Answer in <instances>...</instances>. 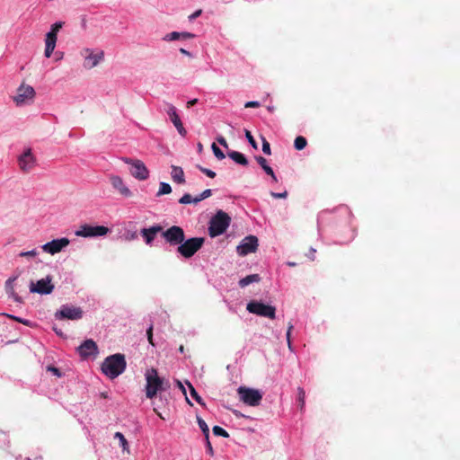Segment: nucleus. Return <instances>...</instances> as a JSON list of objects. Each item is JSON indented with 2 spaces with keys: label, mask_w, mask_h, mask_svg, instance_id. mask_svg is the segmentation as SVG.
Listing matches in <instances>:
<instances>
[{
  "label": "nucleus",
  "mask_w": 460,
  "mask_h": 460,
  "mask_svg": "<svg viewBox=\"0 0 460 460\" xmlns=\"http://www.w3.org/2000/svg\"><path fill=\"white\" fill-rule=\"evenodd\" d=\"M38 254H39L38 251L33 249V250L28 251V252H20L19 256L33 258V257L37 256Z\"/></svg>",
  "instance_id": "ea45409f"
},
{
  "label": "nucleus",
  "mask_w": 460,
  "mask_h": 460,
  "mask_svg": "<svg viewBox=\"0 0 460 460\" xmlns=\"http://www.w3.org/2000/svg\"><path fill=\"white\" fill-rule=\"evenodd\" d=\"M201 13H202V10L199 9L189 16V20L193 21L194 19L198 18Z\"/></svg>",
  "instance_id": "de8ad7c7"
},
{
  "label": "nucleus",
  "mask_w": 460,
  "mask_h": 460,
  "mask_svg": "<svg viewBox=\"0 0 460 460\" xmlns=\"http://www.w3.org/2000/svg\"><path fill=\"white\" fill-rule=\"evenodd\" d=\"M261 279L258 274L248 275L245 278L240 279L239 286L244 288L252 282H259Z\"/></svg>",
  "instance_id": "bb28decb"
},
{
  "label": "nucleus",
  "mask_w": 460,
  "mask_h": 460,
  "mask_svg": "<svg viewBox=\"0 0 460 460\" xmlns=\"http://www.w3.org/2000/svg\"><path fill=\"white\" fill-rule=\"evenodd\" d=\"M204 237H192L187 239L178 246L177 252L184 258L192 257L204 244Z\"/></svg>",
  "instance_id": "20e7f679"
},
{
  "label": "nucleus",
  "mask_w": 460,
  "mask_h": 460,
  "mask_svg": "<svg viewBox=\"0 0 460 460\" xmlns=\"http://www.w3.org/2000/svg\"><path fill=\"white\" fill-rule=\"evenodd\" d=\"M231 217L223 210H218L211 217L208 226V234L210 237H217L223 234L229 227Z\"/></svg>",
  "instance_id": "f03ea898"
},
{
  "label": "nucleus",
  "mask_w": 460,
  "mask_h": 460,
  "mask_svg": "<svg viewBox=\"0 0 460 460\" xmlns=\"http://www.w3.org/2000/svg\"><path fill=\"white\" fill-rule=\"evenodd\" d=\"M293 329V325L291 323H289L288 325V332H287V340H288V346L290 347L291 345V342H290V334H291V330Z\"/></svg>",
  "instance_id": "3c124183"
},
{
  "label": "nucleus",
  "mask_w": 460,
  "mask_h": 460,
  "mask_svg": "<svg viewBox=\"0 0 460 460\" xmlns=\"http://www.w3.org/2000/svg\"><path fill=\"white\" fill-rule=\"evenodd\" d=\"M63 22H55L54 24L51 25L50 31L46 34L44 51V55L46 58H50V56L52 55L58 40V32L63 27Z\"/></svg>",
  "instance_id": "1a4fd4ad"
},
{
  "label": "nucleus",
  "mask_w": 460,
  "mask_h": 460,
  "mask_svg": "<svg viewBox=\"0 0 460 460\" xmlns=\"http://www.w3.org/2000/svg\"><path fill=\"white\" fill-rule=\"evenodd\" d=\"M77 351L82 358H87L98 354V346L93 340L84 341L78 348Z\"/></svg>",
  "instance_id": "a211bd4d"
},
{
  "label": "nucleus",
  "mask_w": 460,
  "mask_h": 460,
  "mask_svg": "<svg viewBox=\"0 0 460 460\" xmlns=\"http://www.w3.org/2000/svg\"><path fill=\"white\" fill-rule=\"evenodd\" d=\"M36 92L34 88L22 83L17 89L16 95L13 98L17 106L31 104L34 101Z\"/></svg>",
  "instance_id": "39448f33"
},
{
  "label": "nucleus",
  "mask_w": 460,
  "mask_h": 460,
  "mask_svg": "<svg viewBox=\"0 0 460 460\" xmlns=\"http://www.w3.org/2000/svg\"><path fill=\"white\" fill-rule=\"evenodd\" d=\"M122 160L131 166L130 173L134 178L139 181H145L149 177V171L141 160L128 157Z\"/></svg>",
  "instance_id": "9b49d317"
},
{
  "label": "nucleus",
  "mask_w": 460,
  "mask_h": 460,
  "mask_svg": "<svg viewBox=\"0 0 460 460\" xmlns=\"http://www.w3.org/2000/svg\"><path fill=\"white\" fill-rule=\"evenodd\" d=\"M53 277L50 275L46 276V278L41 279L36 282L31 281L30 283V292L37 293L40 295H49L53 292L55 286L52 283Z\"/></svg>",
  "instance_id": "f8f14e48"
},
{
  "label": "nucleus",
  "mask_w": 460,
  "mask_h": 460,
  "mask_svg": "<svg viewBox=\"0 0 460 460\" xmlns=\"http://www.w3.org/2000/svg\"><path fill=\"white\" fill-rule=\"evenodd\" d=\"M54 331L56 332V333H57L58 335H60V336L62 335V332H59V331H58L56 328H54Z\"/></svg>",
  "instance_id": "052dcab7"
},
{
  "label": "nucleus",
  "mask_w": 460,
  "mask_h": 460,
  "mask_svg": "<svg viewBox=\"0 0 460 460\" xmlns=\"http://www.w3.org/2000/svg\"><path fill=\"white\" fill-rule=\"evenodd\" d=\"M180 52H181V54H183V55H186V56L191 57V54H190L188 50H186V49H180Z\"/></svg>",
  "instance_id": "4d7b16f0"
},
{
  "label": "nucleus",
  "mask_w": 460,
  "mask_h": 460,
  "mask_svg": "<svg viewBox=\"0 0 460 460\" xmlns=\"http://www.w3.org/2000/svg\"><path fill=\"white\" fill-rule=\"evenodd\" d=\"M81 55L84 57V67L86 69H92L95 67L104 58V52L98 50L94 52L91 49H84L81 51Z\"/></svg>",
  "instance_id": "ddd939ff"
},
{
  "label": "nucleus",
  "mask_w": 460,
  "mask_h": 460,
  "mask_svg": "<svg viewBox=\"0 0 460 460\" xmlns=\"http://www.w3.org/2000/svg\"><path fill=\"white\" fill-rule=\"evenodd\" d=\"M17 277L10 278L5 282V290L6 292L14 299L17 303H22V298L14 291L13 282L16 280Z\"/></svg>",
  "instance_id": "b1692460"
},
{
  "label": "nucleus",
  "mask_w": 460,
  "mask_h": 460,
  "mask_svg": "<svg viewBox=\"0 0 460 460\" xmlns=\"http://www.w3.org/2000/svg\"><path fill=\"white\" fill-rule=\"evenodd\" d=\"M127 362L125 356L120 353L107 357L102 364V373L111 379L121 375L126 369Z\"/></svg>",
  "instance_id": "f257e3e1"
},
{
  "label": "nucleus",
  "mask_w": 460,
  "mask_h": 460,
  "mask_svg": "<svg viewBox=\"0 0 460 460\" xmlns=\"http://www.w3.org/2000/svg\"><path fill=\"white\" fill-rule=\"evenodd\" d=\"M146 336L149 343L154 346L153 342V325L151 324L146 331Z\"/></svg>",
  "instance_id": "79ce46f5"
},
{
  "label": "nucleus",
  "mask_w": 460,
  "mask_h": 460,
  "mask_svg": "<svg viewBox=\"0 0 460 460\" xmlns=\"http://www.w3.org/2000/svg\"><path fill=\"white\" fill-rule=\"evenodd\" d=\"M163 231V227L160 225H155L149 228H143L140 231L142 237L144 238L145 243L147 245H150L155 240L156 234Z\"/></svg>",
  "instance_id": "412c9836"
},
{
  "label": "nucleus",
  "mask_w": 460,
  "mask_h": 460,
  "mask_svg": "<svg viewBox=\"0 0 460 460\" xmlns=\"http://www.w3.org/2000/svg\"><path fill=\"white\" fill-rule=\"evenodd\" d=\"M179 351L181 353H183L184 352V346L183 345H181L180 348H179Z\"/></svg>",
  "instance_id": "bf43d9fd"
},
{
  "label": "nucleus",
  "mask_w": 460,
  "mask_h": 460,
  "mask_svg": "<svg viewBox=\"0 0 460 460\" xmlns=\"http://www.w3.org/2000/svg\"><path fill=\"white\" fill-rule=\"evenodd\" d=\"M246 309L249 313L259 316L268 317L270 319H274L276 317V308L274 306L265 305L262 302L256 300L249 302Z\"/></svg>",
  "instance_id": "423d86ee"
},
{
  "label": "nucleus",
  "mask_w": 460,
  "mask_h": 460,
  "mask_svg": "<svg viewBox=\"0 0 460 460\" xmlns=\"http://www.w3.org/2000/svg\"><path fill=\"white\" fill-rule=\"evenodd\" d=\"M198 102V99L190 100L187 102V107L190 108L191 106L195 105Z\"/></svg>",
  "instance_id": "5fc2aeb1"
},
{
  "label": "nucleus",
  "mask_w": 460,
  "mask_h": 460,
  "mask_svg": "<svg viewBox=\"0 0 460 460\" xmlns=\"http://www.w3.org/2000/svg\"><path fill=\"white\" fill-rule=\"evenodd\" d=\"M207 441V449H208V452L212 456L213 455V447L211 446V443L209 441V438H208Z\"/></svg>",
  "instance_id": "864d4df0"
},
{
  "label": "nucleus",
  "mask_w": 460,
  "mask_h": 460,
  "mask_svg": "<svg viewBox=\"0 0 460 460\" xmlns=\"http://www.w3.org/2000/svg\"><path fill=\"white\" fill-rule=\"evenodd\" d=\"M237 392L241 401L245 404L252 407L260 405L262 394L259 390L240 386Z\"/></svg>",
  "instance_id": "0eeeda50"
},
{
  "label": "nucleus",
  "mask_w": 460,
  "mask_h": 460,
  "mask_svg": "<svg viewBox=\"0 0 460 460\" xmlns=\"http://www.w3.org/2000/svg\"><path fill=\"white\" fill-rule=\"evenodd\" d=\"M48 370L52 372L54 375H56L58 376H61L59 369L55 367L49 366V367H48Z\"/></svg>",
  "instance_id": "09e8293b"
},
{
  "label": "nucleus",
  "mask_w": 460,
  "mask_h": 460,
  "mask_svg": "<svg viewBox=\"0 0 460 460\" xmlns=\"http://www.w3.org/2000/svg\"><path fill=\"white\" fill-rule=\"evenodd\" d=\"M271 179H272V181H275V182H277V181H278V179H277V177H276V175H275V174H274V177H271Z\"/></svg>",
  "instance_id": "680f3d73"
},
{
  "label": "nucleus",
  "mask_w": 460,
  "mask_h": 460,
  "mask_svg": "<svg viewBox=\"0 0 460 460\" xmlns=\"http://www.w3.org/2000/svg\"><path fill=\"white\" fill-rule=\"evenodd\" d=\"M109 231V228L106 226H90L85 224L81 226L79 229L75 231V235L82 237L102 236L107 234Z\"/></svg>",
  "instance_id": "4468645a"
},
{
  "label": "nucleus",
  "mask_w": 460,
  "mask_h": 460,
  "mask_svg": "<svg viewBox=\"0 0 460 460\" xmlns=\"http://www.w3.org/2000/svg\"><path fill=\"white\" fill-rule=\"evenodd\" d=\"M166 112L169 115L171 121L176 128L179 134L182 137H185L187 134V131L182 125V122L177 113L176 108L172 104L168 103Z\"/></svg>",
  "instance_id": "6ab92c4d"
},
{
  "label": "nucleus",
  "mask_w": 460,
  "mask_h": 460,
  "mask_svg": "<svg viewBox=\"0 0 460 460\" xmlns=\"http://www.w3.org/2000/svg\"><path fill=\"white\" fill-rule=\"evenodd\" d=\"M68 244L69 240L66 237H63L60 239L52 240L51 242L43 244L41 248L45 252L54 255L61 252Z\"/></svg>",
  "instance_id": "f3484780"
},
{
  "label": "nucleus",
  "mask_w": 460,
  "mask_h": 460,
  "mask_svg": "<svg viewBox=\"0 0 460 460\" xmlns=\"http://www.w3.org/2000/svg\"><path fill=\"white\" fill-rule=\"evenodd\" d=\"M172 192V188L169 183L166 182H161L159 190L156 193L157 197H160L162 195L170 194Z\"/></svg>",
  "instance_id": "473e14b6"
},
{
  "label": "nucleus",
  "mask_w": 460,
  "mask_h": 460,
  "mask_svg": "<svg viewBox=\"0 0 460 460\" xmlns=\"http://www.w3.org/2000/svg\"><path fill=\"white\" fill-rule=\"evenodd\" d=\"M255 159H256L257 163L261 166L262 169L268 164L267 160L262 156H256Z\"/></svg>",
  "instance_id": "c03bdc74"
},
{
  "label": "nucleus",
  "mask_w": 460,
  "mask_h": 460,
  "mask_svg": "<svg viewBox=\"0 0 460 460\" xmlns=\"http://www.w3.org/2000/svg\"><path fill=\"white\" fill-rule=\"evenodd\" d=\"M111 183L114 189H116L122 196L130 197L132 192L125 186L123 180L117 175H112L110 178Z\"/></svg>",
  "instance_id": "4be33fe9"
},
{
  "label": "nucleus",
  "mask_w": 460,
  "mask_h": 460,
  "mask_svg": "<svg viewBox=\"0 0 460 460\" xmlns=\"http://www.w3.org/2000/svg\"><path fill=\"white\" fill-rule=\"evenodd\" d=\"M55 317L59 320H78L83 317V310L80 307L64 305L59 311L56 312Z\"/></svg>",
  "instance_id": "2eb2a0df"
},
{
  "label": "nucleus",
  "mask_w": 460,
  "mask_h": 460,
  "mask_svg": "<svg viewBox=\"0 0 460 460\" xmlns=\"http://www.w3.org/2000/svg\"><path fill=\"white\" fill-rule=\"evenodd\" d=\"M63 22H55L54 24L51 25L50 31L46 34L44 51V55L46 58H50V56L52 55L58 40V32L63 27Z\"/></svg>",
  "instance_id": "6e6552de"
},
{
  "label": "nucleus",
  "mask_w": 460,
  "mask_h": 460,
  "mask_svg": "<svg viewBox=\"0 0 460 460\" xmlns=\"http://www.w3.org/2000/svg\"><path fill=\"white\" fill-rule=\"evenodd\" d=\"M8 317H10V318H12V319H13V320H15V321H17L19 323H22L23 324H26V325L28 324V321L22 320V319H21L19 317L13 316V315H8Z\"/></svg>",
  "instance_id": "603ef678"
},
{
  "label": "nucleus",
  "mask_w": 460,
  "mask_h": 460,
  "mask_svg": "<svg viewBox=\"0 0 460 460\" xmlns=\"http://www.w3.org/2000/svg\"><path fill=\"white\" fill-rule=\"evenodd\" d=\"M186 400H187V402H188L190 405H192V403L190 402V401L188 398H186Z\"/></svg>",
  "instance_id": "e2e57ef3"
},
{
  "label": "nucleus",
  "mask_w": 460,
  "mask_h": 460,
  "mask_svg": "<svg viewBox=\"0 0 460 460\" xmlns=\"http://www.w3.org/2000/svg\"><path fill=\"white\" fill-rule=\"evenodd\" d=\"M264 172L270 175V177H274V172L270 166L268 164L263 168Z\"/></svg>",
  "instance_id": "8fccbe9b"
},
{
  "label": "nucleus",
  "mask_w": 460,
  "mask_h": 460,
  "mask_svg": "<svg viewBox=\"0 0 460 460\" xmlns=\"http://www.w3.org/2000/svg\"><path fill=\"white\" fill-rule=\"evenodd\" d=\"M245 108H258L260 107V103L256 101L247 102L244 105Z\"/></svg>",
  "instance_id": "a18cd8bd"
},
{
  "label": "nucleus",
  "mask_w": 460,
  "mask_h": 460,
  "mask_svg": "<svg viewBox=\"0 0 460 460\" xmlns=\"http://www.w3.org/2000/svg\"><path fill=\"white\" fill-rule=\"evenodd\" d=\"M179 202L181 204H190V203H193V204H198L199 201H195V198H192L190 194L189 193H186L184 194L180 199H179Z\"/></svg>",
  "instance_id": "72a5a7b5"
},
{
  "label": "nucleus",
  "mask_w": 460,
  "mask_h": 460,
  "mask_svg": "<svg viewBox=\"0 0 460 460\" xmlns=\"http://www.w3.org/2000/svg\"><path fill=\"white\" fill-rule=\"evenodd\" d=\"M211 148H212V151H213L215 156L218 160H223L226 157L225 154L215 143L212 144Z\"/></svg>",
  "instance_id": "c9c22d12"
},
{
  "label": "nucleus",
  "mask_w": 460,
  "mask_h": 460,
  "mask_svg": "<svg viewBox=\"0 0 460 460\" xmlns=\"http://www.w3.org/2000/svg\"><path fill=\"white\" fill-rule=\"evenodd\" d=\"M262 151L264 154L266 155H270L271 154V151H270V143L266 140V138L262 137Z\"/></svg>",
  "instance_id": "a19ab883"
},
{
  "label": "nucleus",
  "mask_w": 460,
  "mask_h": 460,
  "mask_svg": "<svg viewBox=\"0 0 460 460\" xmlns=\"http://www.w3.org/2000/svg\"><path fill=\"white\" fill-rule=\"evenodd\" d=\"M194 37H195V35L190 32L172 31L171 33L166 34L164 36V40L170 41V40H176L179 39H182V40L193 39Z\"/></svg>",
  "instance_id": "393cba45"
},
{
  "label": "nucleus",
  "mask_w": 460,
  "mask_h": 460,
  "mask_svg": "<svg viewBox=\"0 0 460 460\" xmlns=\"http://www.w3.org/2000/svg\"><path fill=\"white\" fill-rule=\"evenodd\" d=\"M186 384L188 385L189 386V389H190V395L191 397L200 405L204 406L205 405V402L203 401V399L199 395V394L197 393V391L195 390V388L193 387V385L190 383V382H186Z\"/></svg>",
  "instance_id": "c756f323"
},
{
  "label": "nucleus",
  "mask_w": 460,
  "mask_h": 460,
  "mask_svg": "<svg viewBox=\"0 0 460 460\" xmlns=\"http://www.w3.org/2000/svg\"><path fill=\"white\" fill-rule=\"evenodd\" d=\"M228 156L233 159L236 164L246 166L248 164L247 158L240 152L237 151H230L228 152Z\"/></svg>",
  "instance_id": "a878e982"
},
{
  "label": "nucleus",
  "mask_w": 460,
  "mask_h": 460,
  "mask_svg": "<svg viewBox=\"0 0 460 460\" xmlns=\"http://www.w3.org/2000/svg\"><path fill=\"white\" fill-rule=\"evenodd\" d=\"M171 177L172 181L178 184L185 183L184 172L181 167L172 165Z\"/></svg>",
  "instance_id": "5701e85b"
},
{
  "label": "nucleus",
  "mask_w": 460,
  "mask_h": 460,
  "mask_svg": "<svg viewBox=\"0 0 460 460\" xmlns=\"http://www.w3.org/2000/svg\"><path fill=\"white\" fill-rule=\"evenodd\" d=\"M217 141L221 146H223L225 148H226V149L228 148V144H227V142H226V138H225L224 137H222V136L217 137Z\"/></svg>",
  "instance_id": "49530a36"
},
{
  "label": "nucleus",
  "mask_w": 460,
  "mask_h": 460,
  "mask_svg": "<svg viewBox=\"0 0 460 460\" xmlns=\"http://www.w3.org/2000/svg\"><path fill=\"white\" fill-rule=\"evenodd\" d=\"M297 402L298 408L301 411H304L305 405V392L302 387L297 388Z\"/></svg>",
  "instance_id": "cd10ccee"
},
{
  "label": "nucleus",
  "mask_w": 460,
  "mask_h": 460,
  "mask_svg": "<svg viewBox=\"0 0 460 460\" xmlns=\"http://www.w3.org/2000/svg\"><path fill=\"white\" fill-rule=\"evenodd\" d=\"M211 194H212L211 190L210 189H207L201 194H199V196L195 197V201L200 202L201 200L210 197Z\"/></svg>",
  "instance_id": "4c0bfd02"
},
{
  "label": "nucleus",
  "mask_w": 460,
  "mask_h": 460,
  "mask_svg": "<svg viewBox=\"0 0 460 460\" xmlns=\"http://www.w3.org/2000/svg\"><path fill=\"white\" fill-rule=\"evenodd\" d=\"M164 241L172 246L181 245L185 239V234L183 229L178 226H172L161 232Z\"/></svg>",
  "instance_id": "9d476101"
},
{
  "label": "nucleus",
  "mask_w": 460,
  "mask_h": 460,
  "mask_svg": "<svg viewBox=\"0 0 460 460\" xmlns=\"http://www.w3.org/2000/svg\"><path fill=\"white\" fill-rule=\"evenodd\" d=\"M197 168L202 172L203 173H205L208 177L209 178H215L216 177V172L210 169H208V168H205V167H202L201 165L198 164L197 165Z\"/></svg>",
  "instance_id": "e433bc0d"
},
{
  "label": "nucleus",
  "mask_w": 460,
  "mask_h": 460,
  "mask_svg": "<svg viewBox=\"0 0 460 460\" xmlns=\"http://www.w3.org/2000/svg\"><path fill=\"white\" fill-rule=\"evenodd\" d=\"M145 376L146 380V395L147 398L152 399L159 391L164 390L163 387L164 380L158 376L155 368L147 369Z\"/></svg>",
  "instance_id": "7ed1b4c3"
},
{
  "label": "nucleus",
  "mask_w": 460,
  "mask_h": 460,
  "mask_svg": "<svg viewBox=\"0 0 460 460\" xmlns=\"http://www.w3.org/2000/svg\"><path fill=\"white\" fill-rule=\"evenodd\" d=\"M269 111H273V108L272 107H269L268 108Z\"/></svg>",
  "instance_id": "0e129e2a"
},
{
  "label": "nucleus",
  "mask_w": 460,
  "mask_h": 460,
  "mask_svg": "<svg viewBox=\"0 0 460 460\" xmlns=\"http://www.w3.org/2000/svg\"><path fill=\"white\" fill-rule=\"evenodd\" d=\"M177 385H178L179 388L182 391V393L184 394H186V390H185V387L183 386V385L180 381H177Z\"/></svg>",
  "instance_id": "6e6d98bb"
},
{
  "label": "nucleus",
  "mask_w": 460,
  "mask_h": 460,
  "mask_svg": "<svg viewBox=\"0 0 460 460\" xmlns=\"http://www.w3.org/2000/svg\"><path fill=\"white\" fill-rule=\"evenodd\" d=\"M245 137H246L247 140L249 141V143L251 144V146L254 149H257L258 148L257 143H256L255 139L253 138L252 133L249 130H245Z\"/></svg>",
  "instance_id": "58836bf2"
},
{
  "label": "nucleus",
  "mask_w": 460,
  "mask_h": 460,
  "mask_svg": "<svg viewBox=\"0 0 460 460\" xmlns=\"http://www.w3.org/2000/svg\"><path fill=\"white\" fill-rule=\"evenodd\" d=\"M197 422L199 427L200 428L202 433L205 436L206 440L209 438V429L206 421L199 416H197Z\"/></svg>",
  "instance_id": "c85d7f7f"
},
{
  "label": "nucleus",
  "mask_w": 460,
  "mask_h": 460,
  "mask_svg": "<svg viewBox=\"0 0 460 460\" xmlns=\"http://www.w3.org/2000/svg\"><path fill=\"white\" fill-rule=\"evenodd\" d=\"M212 430H213L214 435H216V436H219V437H223V438L229 437L228 432L226 430H225L223 428H221L220 426H214Z\"/></svg>",
  "instance_id": "f704fd0d"
},
{
  "label": "nucleus",
  "mask_w": 460,
  "mask_h": 460,
  "mask_svg": "<svg viewBox=\"0 0 460 460\" xmlns=\"http://www.w3.org/2000/svg\"><path fill=\"white\" fill-rule=\"evenodd\" d=\"M25 460H31V458H29V457H27V458H25Z\"/></svg>",
  "instance_id": "338daca9"
},
{
  "label": "nucleus",
  "mask_w": 460,
  "mask_h": 460,
  "mask_svg": "<svg viewBox=\"0 0 460 460\" xmlns=\"http://www.w3.org/2000/svg\"><path fill=\"white\" fill-rule=\"evenodd\" d=\"M258 245V238L255 235H248L244 237L236 247V252L240 256H245L249 253L255 252Z\"/></svg>",
  "instance_id": "dca6fc26"
},
{
  "label": "nucleus",
  "mask_w": 460,
  "mask_h": 460,
  "mask_svg": "<svg viewBox=\"0 0 460 460\" xmlns=\"http://www.w3.org/2000/svg\"><path fill=\"white\" fill-rule=\"evenodd\" d=\"M201 148H202L201 144H199V149H201Z\"/></svg>",
  "instance_id": "69168bd1"
},
{
  "label": "nucleus",
  "mask_w": 460,
  "mask_h": 460,
  "mask_svg": "<svg viewBox=\"0 0 460 460\" xmlns=\"http://www.w3.org/2000/svg\"><path fill=\"white\" fill-rule=\"evenodd\" d=\"M271 197L275 199H285L288 196V192L285 190L284 192L278 193V192H270Z\"/></svg>",
  "instance_id": "37998d69"
},
{
  "label": "nucleus",
  "mask_w": 460,
  "mask_h": 460,
  "mask_svg": "<svg viewBox=\"0 0 460 460\" xmlns=\"http://www.w3.org/2000/svg\"><path fill=\"white\" fill-rule=\"evenodd\" d=\"M19 166L20 169L24 172H30L35 166V158L31 154V149H27L24 153L19 157Z\"/></svg>",
  "instance_id": "aec40b11"
},
{
  "label": "nucleus",
  "mask_w": 460,
  "mask_h": 460,
  "mask_svg": "<svg viewBox=\"0 0 460 460\" xmlns=\"http://www.w3.org/2000/svg\"><path fill=\"white\" fill-rule=\"evenodd\" d=\"M287 264H288L289 267H295V266L296 265V262H291V261H288Z\"/></svg>",
  "instance_id": "13d9d810"
},
{
  "label": "nucleus",
  "mask_w": 460,
  "mask_h": 460,
  "mask_svg": "<svg viewBox=\"0 0 460 460\" xmlns=\"http://www.w3.org/2000/svg\"><path fill=\"white\" fill-rule=\"evenodd\" d=\"M307 145V140L305 139V137H302V136H298L296 137L295 141H294V146L296 150H303Z\"/></svg>",
  "instance_id": "2f4dec72"
},
{
  "label": "nucleus",
  "mask_w": 460,
  "mask_h": 460,
  "mask_svg": "<svg viewBox=\"0 0 460 460\" xmlns=\"http://www.w3.org/2000/svg\"><path fill=\"white\" fill-rule=\"evenodd\" d=\"M114 438L119 439L123 451L129 453L128 443L127 439L125 438L124 435L120 432H116L114 435Z\"/></svg>",
  "instance_id": "7c9ffc66"
}]
</instances>
